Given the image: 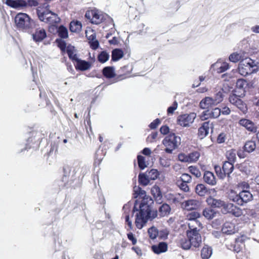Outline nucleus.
<instances>
[{
  "label": "nucleus",
  "mask_w": 259,
  "mask_h": 259,
  "mask_svg": "<svg viewBox=\"0 0 259 259\" xmlns=\"http://www.w3.org/2000/svg\"><path fill=\"white\" fill-rule=\"evenodd\" d=\"M153 200L148 197L144 198L140 205L139 212L136 214L135 224L137 228L141 229L147 221L155 218L157 211L153 208Z\"/></svg>",
  "instance_id": "nucleus-1"
},
{
  "label": "nucleus",
  "mask_w": 259,
  "mask_h": 259,
  "mask_svg": "<svg viewBox=\"0 0 259 259\" xmlns=\"http://www.w3.org/2000/svg\"><path fill=\"white\" fill-rule=\"evenodd\" d=\"M206 202L212 207L221 208L222 212L224 214L230 213L236 217H239L242 214L241 209L233 204L215 199L211 196L207 198Z\"/></svg>",
  "instance_id": "nucleus-2"
},
{
  "label": "nucleus",
  "mask_w": 259,
  "mask_h": 259,
  "mask_svg": "<svg viewBox=\"0 0 259 259\" xmlns=\"http://www.w3.org/2000/svg\"><path fill=\"white\" fill-rule=\"evenodd\" d=\"M162 143L165 147L164 151L167 153L171 154L172 151L180 145L181 139L175 134L170 133L164 138Z\"/></svg>",
  "instance_id": "nucleus-3"
},
{
  "label": "nucleus",
  "mask_w": 259,
  "mask_h": 259,
  "mask_svg": "<svg viewBox=\"0 0 259 259\" xmlns=\"http://www.w3.org/2000/svg\"><path fill=\"white\" fill-rule=\"evenodd\" d=\"M257 66L255 62L249 58H246L240 60L239 66V73L243 76L255 72L257 70Z\"/></svg>",
  "instance_id": "nucleus-4"
},
{
  "label": "nucleus",
  "mask_w": 259,
  "mask_h": 259,
  "mask_svg": "<svg viewBox=\"0 0 259 259\" xmlns=\"http://www.w3.org/2000/svg\"><path fill=\"white\" fill-rule=\"evenodd\" d=\"M85 18L91 23L96 25H99L106 20L105 16L102 12L96 9L88 10L85 14Z\"/></svg>",
  "instance_id": "nucleus-5"
},
{
  "label": "nucleus",
  "mask_w": 259,
  "mask_h": 259,
  "mask_svg": "<svg viewBox=\"0 0 259 259\" xmlns=\"http://www.w3.org/2000/svg\"><path fill=\"white\" fill-rule=\"evenodd\" d=\"M214 170L218 177L224 179L226 176L230 177V175L234 170V164L231 162L225 161L222 167L219 165L214 166Z\"/></svg>",
  "instance_id": "nucleus-6"
},
{
  "label": "nucleus",
  "mask_w": 259,
  "mask_h": 259,
  "mask_svg": "<svg viewBox=\"0 0 259 259\" xmlns=\"http://www.w3.org/2000/svg\"><path fill=\"white\" fill-rule=\"evenodd\" d=\"M189 230L187 231V237L189 239L192 247L198 248L201 244V236L197 228H193L188 224Z\"/></svg>",
  "instance_id": "nucleus-7"
},
{
  "label": "nucleus",
  "mask_w": 259,
  "mask_h": 259,
  "mask_svg": "<svg viewBox=\"0 0 259 259\" xmlns=\"http://www.w3.org/2000/svg\"><path fill=\"white\" fill-rule=\"evenodd\" d=\"M32 21L29 16L25 13H19L15 18V22L17 27L22 29L30 28Z\"/></svg>",
  "instance_id": "nucleus-8"
},
{
  "label": "nucleus",
  "mask_w": 259,
  "mask_h": 259,
  "mask_svg": "<svg viewBox=\"0 0 259 259\" xmlns=\"http://www.w3.org/2000/svg\"><path fill=\"white\" fill-rule=\"evenodd\" d=\"M85 33L90 48L94 50H97L99 48V42L96 39V31L92 28L88 27L85 30Z\"/></svg>",
  "instance_id": "nucleus-9"
},
{
  "label": "nucleus",
  "mask_w": 259,
  "mask_h": 259,
  "mask_svg": "<svg viewBox=\"0 0 259 259\" xmlns=\"http://www.w3.org/2000/svg\"><path fill=\"white\" fill-rule=\"evenodd\" d=\"M201 202L195 199L184 200L181 203V208L186 211L198 210L201 206Z\"/></svg>",
  "instance_id": "nucleus-10"
},
{
  "label": "nucleus",
  "mask_w": 259,
  "mask_h": 259,
  "mask_svg": "<svg viewBox=\"0 0 259 259\" xmlns=\"http://www.w3.org/2000/svg\"><path fill=\"white\" fill-rule=\"evenodd\" d=\"M229 102L232 105L237 107L243 113L247 112L248 109L246 104L235 94H232L229 98Z\"/></svg>",
  "instance_id": "nucleus-11"
},
{
  "label": "nucleus",
  "mask_w": 259,
  "mask_h": 259,
  "mask_svg": "<svg viewBox=\"0 0 259 259\" xmlns=\"http://www.w3.org/2000/svg\"><path fill=\"white\" fill-rule=\"evenodd\" d=\"M195 118V114L193 113L182 114L178 117L177 123L183 127L188 126L194 121Z\"/></svg>",
  "instance_id": "nucleus-12"
},
{
  "label": "nucleus",
  "mask_w": 259,
  "mask_h": 259,
  "mask_svg": "<svg viewBox=\"0 0 259 259\" xmlns=\"http://www.w3.org/2000/svg\"><path fill=\"white\" fill-rule=\"evenodd\" d=\"M57 33L61 38H57L55 40L57 46L60 49L62 53L65 52V40L61 38H65V26L61 25L58 27Z\"/></svg>",
  "instance_id": "nucleus-13"
},
{
  "label": "nucleus",
  "mask_w": 259,
  "mask_h": 259,
  "mask_svg": "<svg viewBox=\"0 0 259 259\" xmlns=\"http://www.w3.org/2000/svg\"><path fill=\"white\" fill-rule=\"evenodd\" d=\"M49 6L47 5L45 8L42 7H38L37 9V14L39 20L44 22H46L47 20L49 19L50 17H51V14H52L51 11L49 9H47Z\"/></svg>",
  "instance_id": "nucleus-14"
},
{
  "label": "nucleus",
  "mask_w": 259,
  "mask_h": 259,
  "mask_svg": "<svg viewBox=\"0 0 259 259\" xmlns=\"http://www.w3.org/2000/svg\"><path fill=\"white\" fill-rule=\"evenodd\" d=\"M238 123L249 132L254 133L257 132V127L254 122L249 119L242 118L239 120Z\"/></svg>",
  "instance_id": "nucleus-15"
},
{
  "label": "nucleus",
  "mask_w": 259,
  "mask_h": 259,
  "mask_svg": "<svg viewBox=\"0 0 259 259\" xmlns=\"http://www.w3.org/2000/svg\"><path fill=\"white\" fill-rule=\"evenodd\" d=\"M73 64L76 70L81 71H86L90 69L92 66L91 62L86 61L79 58L77 59V60L74 63H73Z\"/></svg>",
  "instance_id": "nucleus-16"
},
{
  "label": "nucleus",
  "mask_w": 259,
  "mask_h": 259,
  "mask_svg": "<svg viewBox=\"0 0 259 259\" xmlns=\"http://www.w3.org/2000/svg\"><path fill=\"white\" fill-rule=\"evenodd\" d=\"M252 194L246 190H242L239 193V205H243L244 203H247L252 200Z\"/></svg>",
  "instance_id": "nucleus-17"
},
{
  "label": "nucleus",
  "mask_w": 259,
  "mask_h": 259,
  "mask_svg": "<svg viewBox=\"0 0 259 259\" xmlns=\"http://www.w3.org/2000/svg\"><path fill=\"white\" fill-rule=\"evenodd\" d=\"M66 53H67L69 59L73 63L79 58L78 51L75 47L71 45L66 46Z\"/></svg>",
  "instance_id": "nucleus-18"
},
{
  "label": "nucleus",
  "mask_w": 259,
  "mask_h": 259,
  "mask_svg": "<svg viewBox=\"0 0 259 259\" xmlns=\"http://www.w3.org/2000/svg\"><path fill=\"white\" fill-rule=\"evenodd\" d=\"M212 126V123L210 121L204 122L198 128V136L200 139H203L208 134L209 128Z\"/></svg>",
  "instance_id": "nucleus-19"
},
{
  "label": "nucleus",
  "mask_w": 259,
  "mask_h": 259,
  "mask_svg": "<svg viewBox=\"0 0 259 259\" xmlns=\"http://www.w3.org/2000/svg\"><path fill=\"white\" fill-rule=\"evenodd\" d=\"M204 182L207 184L213 186L217 184L215 177L213 172L210 171H206L203 175Z\"/></svg>",
  "instance_id": "nucleus-20"
},
{
  "label": "nucleus",
  "mask_w": 259,
  "mask_h": 259,
  "mask_svg": "<svg viewBox=\"0 0 259 259\" xmlns=\"http://www.w3.org/2000/svg\"><path fill=\"white\" fill-rule=\"evenodd\" d=\"M217 105L214 99L210 97H205L200 102V107L202 109H209L213 106Z\"/></svg>",
  "instance_id": "nucleus-21"
},
{
  "label": "nucleus",
  "mask_w": 259,
  "mask_h": 259,
  "mask_svg": "<svg viewBox=\"0 0 259 259\" xmlns=\"http://www.w3.org/2000/svg\"><path fill=\"white\" fill-rule=\"evenodd\" d=\"M6 4L13 8H22L26 7V1L25 0H7Z\"/></svg>",
  "instance_id": "nucleus-22"
},
{
  "label": "nucleus",
  "mask_w": 259,
  "mask_h": 259,
  "mask_svg": "<svg viewBox=\"0 0 259 259\" xmlns=\"http://www.w3.org/2000/svg\"><path fill=\"white\" fill-rule=\"evenodd\" d=\"M222 231L223 233L228 235L234 234L236 232L234 224L230 222H226L223 226Z\"/></svg>",
  "instance_id": "nucleus-23"
},
{
  "label": "nucleus",
  "mask_w": 259,
  "mask_h": 259,
  "mask_svg": "<svg viewBox=\"0 0 259 259\" xmlns=\"http://www.w3.org/2000/svg\"><path fill=\"white\" fill-rule=\"evenodd\" d=\"M151 192L155 200L158 203H160L162 202V194L160 188L155 185L151 188Z\"/></svg>",
  "instance_id": "nucleus-24"
},
{
  "label": "nucleus",
  "mask_w": 259,
  "mask_h": 259,
  "mask_svg": "<svg viewBox=\"0 0 259 259\" xmlns=\"http://www.w3.org/2000/svg\"><path fill=\"white\" fill-rule=\"evenodd\" d=\"M185 219L186 220L194 221L196 222V223L199 222V221L197 220L201 216L200 213L198 211V210H192L190 211H188V212L185 213Z\"/></svg>",
  "instance_id": "nucleus-25"
},
{
  "label": "nucleus",
  "mask_w": 259,
  "mask_h": 259,
  "mask_svg": "<svg viewBox=\"0 0 259 259\" xmlns=\"http://www.w3.org/2000/svg\"><path fill=\"white\" fill-rule=\"evenodd\" d=\"M221 113V110L219 108H214L212 109L211 110H207L203 112L204 115L207 116V117H206L205 119L208 118H218L220 115Z\"/></svg>",
  "instance_id": "nucleus-26"
},
{
  "label": "nucleus",
  "mask_w": 259,
  "mask_h": 259,
  "mask_svg": "<svg viewBox=\"0 0 259 259\" xmlns=\"http://www.w3.org/2000/svg\"><path fill=\"white\" fill-rule=\"evenodd\" d=\"M82 29V24L78 20H73L70 23L69 29L72 32L79 33Z\"/></svg>",
  "instance_id": "nucleus-27"
},
{
  "label": "nucleus",
  "mask_w": 259,
  "mask_h": 259,
  "mask_svg": "<svg viewBox=\"0 0 259 259\" xmlns=\"http://www.w3.org/2000/svg\"><path fill=\"white\" fill-rule=\"evenodd\" d=\"M152 249L154 253L159 254L167 250V245L165 242H160L157 245H153Z\"/></svg>",
  "instance_id": "nucleus-28"
},
{
  "label": "nucleus",
  "mask_w": 259,
  "mask_h": 259,
  "mask_svg": "<svg viewBox=\"0 0 259 259\" xmlns=\"http://www.w3.org/2000/svg\"><path fill=\"white\" fill-rule=\"evenodd\" d=\"M47 36L46 31L44 29H36L33 34V38L36 42L42 40Z\"/></svg>",
  "instance_id": "nucleus-29"
},
{
  "label": "nucleus",
  "mask_w": 259,
  "mask_h": 259,
  "mask_svg": "<svg viewBox=\"0 0 259 259\" xmlns=\"http://www.w3.org/2000/svg\"><path fill=\"white\" fill-rule=\"evenodd\" d=\"M102 74L107 78H112L116 75L113 67L107 66L103 69Z\"/></svg>",
  "instance_id": "nucleus-30"
},
{
  "label": "nucleus",
  "mask_w": 259,
  "mask_h": 259,
  "mask_svg": "<svg viewBox=\"0 0 259 259\" xmlns=\"http://www.w3.org/2000/svg\"><path fill=\"white\" fill-rule=\"evenodd\" d=\"M195 192L200 196H204L208 192L207 187L202 184H197L195 187Z\"/></svg>",
  "instance_id": "nucleus-31"
},
{
  "label": "nucleus",
  "mask_w": 259,
  "mask_h": 259,
  "mask_svg": "<svg viewBox=\"0 0 259 259\" xmlns=\"http://www.w3.org/2000/svg\"><path fill=\"white\" fill-rule=\"evenodd\" d=\"M123 55L124 53L121 49H115L112 51L111 60L114 62L117 61L122 58Z\"/></svg>",
  "instance_id": "nucleus-32"
},
{
  "label": "nucleus",
  "mask_w": 259,
  "mask_h": 259,
  "mask_svg": "<svg viewBox=\"0 0 259 259\" xmlns=\"http://www.w3.org/2000/svg\"><path fill=\"white\" fill-rule=\"evenodd\" d=\"M105 155V153H104L103 151H100L99 149L97 150L95 155V159L94 162V165L95 167L99 166L101 163L104 156Z\"/></svg>",
  "instance_id": "nucleus-33"
},
{
  "label": "nucleus",
  "mask_w": 259,
  "mask_h": 259,
  "mask_svg": "<svg viewBox=\"0 0 259 259\" xmlns=\"http://www.w3.org/2000/svg\"><path fill=\"white\" fill-rule=\"evenodd\" d=\"M212 254V248L207 245H205L201 250V257L202 259L209 258Z\"/></svg>",
  "instance_id": "nucleus-34"
},
{
  "label": "nucleus",
  "mask_w": 259,
  "mask_h": 259,
  "mask_svg": "<svg viewBox=\"0 0 259 259\" xmlns=\"http://www.w3.org/2000/svg\"><path fill=\"white\" fill-rule=\"evenodd\" d=\"M215 214L216 212L210 207H206L202 211V215L207 220L212 219Z\"/></svg>",
  "instance_id": "nucleus-35"
},
{
  "label": "nucleus",
  "mask_w": 259,
  "mask_h": 259,
  "mask_svg": "<svg viewBox=\"0 0 259 259\" xmlns=\"http://www.w3.org/2000/svg\"><path fill=\"white\" fill-rule=\"evenodd\" d=\"M227 194L228 197L230 200L239 205V193L237 194L234 190L230 189L228 191Z\"/></svg>",
  "instance_id": "nucleus-36"
},
{
  "label": "nucleus",
  "mask_w": 259,
  "mask_h": 259,
  "mask_svg": "<svg viewBox=\"0 0 259 259\" xmlns=\"http://www.w3.org/2000/svg\"><path fill=\"white\" fill-rule=\"evenodd\" d=\"M226 155L228 159L227 161L231 162L233 164L235 163L236 159L235 150L232 149L227 151Z\"/></svg>",
  "instance_id": "nucleus-37"
},
{
  "label": "nucleus",
  "mask_w": 259,
  "mask_h": 259,
  "mask_svg": "<svg viewBox=\"0 0 259 259\" xmlns=\"http://www.w3.org/2000/svg\"><path fill=\"white\" fill-rule=\"evenodd\" d=\"M256 147V144L255 142L252 141H247L244 146V151L250 153L253 151Z\"/></svg>",
  "instance_id": "nucleus-38"
},
{
  "label": "nucleus",
  "mask_w": 259,
  "mask_h": 259,
  "mask_svg": "<svg viewBox=\"0 0 259 259\" xmlns=\"http://www.w3.org/2000/svg\"><path fill=\"white\" fill-rule=\"evenodd\" d=\"M138 181L140 185L145 186L150 182L149 178L144 173H140L138 176Z\"/></svg>",
  "instance_id": "nucleus-39"
},
{
  "label": "nucleus",
  "mask_w": 259,
  "mask_h": 259,
  "mask_svg": "<svg viewBox=\"0 0 259 259\" xmlns=\"http://www.w3.org/2000/svg\"><path fill=\"white\" fill-rule=\"evenodd\" d=\"M189 184L186 183V182H184L178 179H177L176 181V185H177V186L184 192H189L190 188L189 186Z\"/></svg>",
  "instance_id": "nucleus-40"
},
{
  "label": "nucleus",
  "mask_w": 259,
  "mask_h": 259,
  "mask_svg": "<svg viewBox=\"0 0 259 259\" xmlns=\"http://www.w3.org/2000/svg\"><path fill=\"white\" fill-rule=\"evenodd\" d=\"M180 245L181 247L185 250H188L190 249L191 247H192L191 241L188 237L187 238H185L182 239L180 240Z\"/></svg>",
  "instance_id": "nucleus-41"
},
{
  "label": "nucleus",
  "mask_w": 259,
  "mask_h": 259,
  "mask_svg": "<svg viewBox=\"0 0 259 259\" xmlns=\"http://www.w3.org/2000/svg\"><path fill=\"white\" fill-rule=\"evenodd\" d=\"M188 155L189 163H193L196 162L200 156V153L198 151H193L190 153Z\"/></svg>",
  "instance_id": "nucleus-42"
},
{
  "label": "nucleus",
  "mask_w": 259,
  "mask_h": 259,
  "mask_svg": "<svg viewBox=\"0 0 259 259\" xmlns=\"http://www.w3.org/2000/svg\"><path fill=\"white\" fill-rule=\"evenodd\" d=\"M49 19L47 20L46 23L50 24H58L60 22V18L54 13L51 14Z\"/></svg>",
  "instance_id": "nucleus-43"
},
{
  "label": "nucleus",
  "mask_w": 259,
  "mask_h": 259,
  "mask_svg": "<svg viewBox=\"0 0 259 259\" xmlns=\"http://www.w3.org/2000/svg\"><path fill=\"white\" fill-rule=\"evenodd\" d=\"M109 58V54L105 51L101 52L98 56V61L102 63H104L108 61Z\"/></svg>",
  "instance_id": "nucleus-44"
},
{
  "label": "nucleus",
  "mask_w": 259,
  "mask_h": 259,
  "mask_svg": "<svg viewBox=\"0 0 259 259\" xmlns=\"http://www.w3.org/2000/svg\"><path fill=\"white\" fill-rule=\"evenodd\" d=\"M189 171L196 178H199L201 176L199 169L195 166H190L188 167Z\"/></svg>",
  "instance_id": "nucleus-45"
},
{
  "label": "nucleus",
  "mask_w": 259,
  "mask_h": 259,
  "mask_svg": "<svg viewBox=\"0 0 259 259\" xmlns=\"http://www.w3.org/2000/svg\"><path fill=\"white\" fill-rule=\"evenodd\" d=\"M170 210V207L169 205L166 203L163 204L160 206L159 211L162 215H165L169 213Z\"/></svg>",
  "instance_id": "nucleus-46"
},
{
  "label": "nucleus",
  "mask_w": 259,
  "mask_h": 259,
  "mask_svg": "<svg viewBox=\"0 0 259 259\" xmlns=\"http://www.w3.org/2000/svg\"><path fill=\"white\" fill-rule=\"evenodd\" d=\"M137 160L139 167L141 169H144L147 167V165L145 161V158L142 155H138Z\"/></svg>",
  "instance_id": "nucleus-47"
},
{
  "label": "nucleus",
  "mask_w": 259,
  "mask_h": 259,
  "mask_svg": "<svg viewBox=\"0 0 259 259\" xmlns=\"http://www.w3.org/2000/svg\"><path fill=\"white\" fill-rule=\"evenodd\" d=\"M148 233L151 239H154L157 237L158 232L156 228L152 227L148 229Z\"/></svg>",
  "instance_id": "nucleus-48"
},
{
  "label": "nucleus",
  "mask_w": 259,
  "mask_h": 259,
  "mask_svg": "<svg viewBox=\"0 0 259 259\" xmlns=\"http://www.w3.org/2000/svg\"><path fill=\"white\" fill-rule=\"evenodd\" d=\"M178 180L186 183L190 184L192 182V177L188 174H183Z\"/></svg>",
  "instance_id": "nucleus-49"
},
{
  "label": "nucleus",
  "mask_w": 259,
  "mask_h": 259,
  "mask_svg": "<svg viewBox=\"0 0 259 259\" xmlns=\"http://www.w3.org/2000/svg\"><path fill=\"white\" fill-rule=\"evenodd\" d=\"M241 56L237 53H234L229 56V60L231 62L236 63L241 60Z\"/></svg>",
  "instance_id": "nucleus-50"
},
{
  "label": "nucleus",
  "mask_w": 259,
  "mask_h": 259,
  "mask_svg": "<svg viewBox=\"0 0 259 259\" xmlns=\"http://www.w3.org/2000/svg\"><path fill=\"white\" fill-rule=\"evenodd\" d=\"M229 68V64L227 62H223L217 69V72L219 73H223Z\"/></svg>",
  "instance_id": "nucleus-51"
},
{
  "label": "nucleus",
  "mask_w": 259,
  "mask_h": 259,
  "mask_svg": "<svg viewBox=\"0 0 259 259\" xmlns=\"http://www.w3.org/2000/svg\"><path fill=\"white\" fill-rule=\"evenodd\" d=\"M178 159L182 162L189 163L188 155L184 153H180L178 155Z\"/></svg>",
  "instance_id": "nucleus-52"
},
{
  "label": "nucleus",
  "mask_w": 259,
  "mask_h": 259,
  "mask_svg": "<svg viewBox=\"0 0 259 259\" xmlns=\"http://www.w3.org/2000/svg\"><path fill=\"white\" fill-rule=\"evenodd\" d=\"M224 98V94L222 92L219 91L217 93L214 97V102L218 104L221 102Z\"/></svg>",
  "instance_id": "nucleus-53"
},
{
  "label": "nucleus",
  "mask_w": 259,
  "mask_h": 259,
  "mask_svg": "<svg viewBox=\"0 0 259 259\" xmlns=\"http://www.w3.org/2000/svg\"><path fill=\"white\" fill-rule=\"evenodd\" d=\"M226 139V134L224 133H220L217 138V142L219 144H222L225 142Z\"/></svg>",
  "instance_id": "nucleus-54"
},
{
  "label": "nucleus",
  "mask_w": 259,
  "mask_h": 259,
  "mask_svg": "<svg viewBox=\"0 0 259 259\" xmlns=\"http://www.w3.org/2000/svg\"><path fill=\"white\" fill-rule=\"evenodd\" d=\"M161 121L159 118L154 120L149 125L151 130H154L160 124Z\"/></svg>",
  "instance_id": "nucleus-55"
},
{
  "label": "nucleus",
  "mask_w": 259,
  "mask_h": 259,
  "mask_svg": "<svg viewBox=\"0 0 259 259\" xmlns=\"http://www.w3.org/2000/svg\"><path fill=\"white\" fill-rule=\"evenodd\" d=\"M177 107H178V103L177 102V101H175L173 103L172 105L167 108V114H173L174 111L177 109Z\"/></svg>",
  "instance_id": "nucleus-56"
},
{
  "label": "nucleus",
  "mask_w": 259,
  "mask_h": 259,
  "mask_svg": "<svg viewBox=\"0 0 259 259\" xmlns=\"http://www.w3.org/2000/svg\"><path fill=\"white\" fill-rule=\"evenodd\" d=\"M85 126L87 129L88 128L90 129V131L92 132V127H91V117L90 115V111H89L88 114L86 117V119L84 121Z\"/></svg>",
  "instance_id": "nucleus-57"
},
{
  "label": "nucleus",
  "mask_w": 259,
  "mask_h": 259,
  "mask_svg": "<svg viewBox=\"0 0 259 259\" xmlns=\"http://www.w3.org/2000/svg\"><path fill=\"white\" fill-rule=\"evenodd\" d=\"M58 24H50L48 27V30L50 32L55 33L57 32L58 30Z\"/></svg>",
  "instance_id": "nucleus-58"
},
{
  "label": "nucleus",
  "mask_w": 259,
  "mask_h": 259,
  "mask_svg": "<svg viewBox=\"0 0 259 259\" xmlns=\"http://www.w3.org/2000/svg\"><path fill=\"white\" fill-rule=\"evenodd\" d=\"M38 5V2L36 0H28L26 1V7L27 6L29 7H35Z\"/></svg>",
  "instance_id": "nucleus-59"
},
{
  "label": "nucleus",
  "mask_w": 259,
  "mask_h": 259,
  "mask_svg": "<svg viewBox=\"0 0 259 259\" xmlns=\"http://www.w3.org/2000/svg\"><path fill=\"white\" fill-rule=\"evenodd\" d=\"M134 191L135 192V194H137V196L136 197H137L138 195L142 196V195H145V191L144 190H143L141 188L138 187L137 188H134Z\"/></svg>",
  "instance_id": "nucleus-60"
},
{
  "label": "nucleus",
  "mask_w": 259,
  "mask_h": 259,
  "mask_svg": "<svg viewBox=\"0 0 259 259\" xmlns=\"http://www.w3.org/2000/svg\"><path fill=\"white\" fill-rule=\"evenodd\" d=\"M157 135V132H153L148 136L147 139L150 142L152 143L156 139Z\"/></svg>",
  "instance_id": "nucleus-61"
},
{
  "label": "nucleus",
  "mask_w": 259,
  "mask_h": 259,
  "mask_svg": "<svg viewBox=\"0 0 259 259\" xmlns=\"http://www.w3.org/2000/svg\"><path fill=\"white\" fill-rule=\"evenodd\" d=\"M150 176H151V179L153 180L156 179L159 175L158 171L156 169H152L149 172Z\"/></svg>",
  "instance_id": "nucleus-62"
},
{
  "label": "nucleus",
  "mask_w": 259,
  "mask_h": 259,
  "mask_svg": "<svg viewBox=\"0 0 259 259\" xmlns=\"http://www.w3.org/2000/svg\"><path fill=\"white\" fill-rule=\"evenodd\" d=\"M246 81L243 79H239L237 80L236 82V85L239 88H243L244 86L246 84Z\"/></svg>",
  "instance_id": "nucleus-63"
},
{
  "label": "nucleus",
  "mask_w": 259,
  "mask_h": 259,
  "mask_svg": "<svg viewBox=\"0 0 259 259\" xmlns=\"http://www.w3.org/2000/svg\"><path fill=\"white\" fill-rule=\"evenodd\" d=\"M169 128L167 125H162L160 128V133L163 135H166L169 133Z\"/></svg>",
  "instance_id": "nucleus-64"
}]
</instances>
